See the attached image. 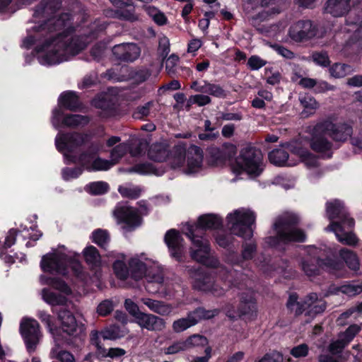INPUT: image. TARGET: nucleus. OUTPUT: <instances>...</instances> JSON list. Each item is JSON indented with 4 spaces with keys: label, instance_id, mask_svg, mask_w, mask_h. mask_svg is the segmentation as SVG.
<instances>
[{
    "label": "nucleus",
    "instance_id": "c756f323",
    "mask_svg": "<svg viewBox=\"0 0 362 362\" xmlns=\"http://www.w3.org/2000/svg\"><path fill=\"white\" fill-rule=\"evenodd\" d=\"M84 260L91 270L100 269L101 267V256L98 250L93 246L86 247L83 250Z\"/></svg>",
    "mask_w": 362,
    "mask_h": 362
},
{
    "label": "nucleus",
    "instance_id": "5fc2aeb1",
    "mask_svg": "<svg viewBox=\"0 0 362 362\" xmlns=\"http://www.w3.org/2000/svg\"><path fill=\"white\" fill-rule=\"evenodd\" d=\"M50 354L52 358L60 362H75V358L72 354L67 351L61 350L59 347L53 348Z\"/></svg>",
    "mask_w": 362,
    "mask_h": 362
},
{
    "label": "nucleus",
    "instance_id": "f03ea898",
    "mask_svg": "<svg viewBox=\"0 0 362 362\" xmlns=\"http://www.w3.org/2000/svg\"><path fill=\"white\" fill-rule=\"evenodd\" d=\"M222 227V218L214 214L201 215L195 225L187 226L185 235L192 242L190 256L193 260L207 267H216V260L210 257L209 241L203 233L207 230H216Z\"/></svg>",
    "mask_w": 362,
    "mask_h": 362
},
{
    "label": "nucleus",
    "instance_id": "6e6d98bb",
    "mask_svg": "<svg viewBox=\"0 0 362 362\" xmlns=\"http://www.w3.org/2000/svg\"><path fill=\"white\" fill-rule=\"evenodd\" d=\"M118 192L122 197L129 199H136L141 196V190L139 187H128L119 186Z\"/></svg>",
    "mask_w": 362,
    "mask_h": 362
},
{
    "label": "nucleus",
    "instance_id": "13d9d810",
    "mask_svg": "<svg viewBox=\"0 0 362 362\" xmlns=\"http://www.w3.org/2000/svg\"><path fill=\"white\" fill-rule=\"evenodd\" d=\"M339 232L341 234H337V235L339 241L342 244L349 246H355L358 243V238H357L354 233L351 231L346 232L344 229L343 231Z\"/></svg>",
    "mask_w": 362,
    "mask_h": 362
},
{
    "label": "nucleus",
    "instance_id": "412c9836",
    "mask_svg": "<svg viewBox=\"0 0 362 362\" xmlns=\"http://www.w3.org/2000/svg\"><path fill=\"white\" fill-rule=\"evenodd\" d=\"M90 344L95 346V355L98 359L105 358H117L126 354V351L122 348H110L108 350L105 349L101 341L98 338L97 330H93L90 334Z\"/></svg>",
    "mask_w": 362,
    "mask_h": 362
},
{
    "label": "nucleus",
    "instance_id": "1a4fd4ad",
    "mask_svg": "<svg viewBox=\"0 0 362 362\" xmlns=\"http://www.w3.org/2000/svg\"><path fill=\"white\" fill-rule=\"evenodd\" d=\"M326 212L331 221L329 227L334 232L343 231L344 226L348 228H354L355 221L349 214L342 202L335 199L326 203Z\"/></svg>",
    "mask_w": 362,
    "mask_h": 362
},
{
    "label": "nucleus",
    "instance_id": "9b49d317",
    "mask_svg": "<svg viewBox=\"0 0 362 362\" xmlns=\"http://www.w3.org/2000/svg\"><path fill=\"white\" fill-rule=\"evenodd\" d=\"M316 130L326 132L327 136L336 142H346L351 137L353 127L347 122H333L329 119H324L316 124Z\"/></svg>",
    "mask_w": 362,
    "mask_h": 362
},
{
    "label": "nucleus",
    "instance_id": "a18cd8bd",
    "mask_svg": "<svg viewBox=\"0 0 362 362\" xmlns=\"http://www.w3.org/2000/svg\"><path fill=\"white\" fill-rule=\"evenodd\" d=\"M361 328L356 324L349 325L344 332L339 334V337L348 346L360 332Z\"/></svg>",
    "mask_w": 362,
    "mask_h": 362
},
{
    "label": "nucleus",
    "instance_id": "3c124183",
    "mask_svg": "<svg viewBox=\"0 0 362 362\" xmlns=\"http://www.w3.org/2000/svg\"><path fill=\"white\" fill-rule=\"evenodd\" d=\"M188 349L197 346H208V339L199 334H194L185 339Z\"/></svg>",
    "mask_w": 362,
    "mask_h": 362
},
{
    "label": "nucleus",
    "instance_id": "aec40b11",
    "mask_svg": "<svg viewBox=\"0 0 362 362\" xmlns=\"http://www.w3.org/2000/svg\"><path fill=\"white\" fill-rule=\"evenodd\" d=\"M112 52L115 57L120 62H132L137 59L141 49L136 43H122L115 45Z\"/></svg>",
    "mask_w": 362,
    "mask_h": 362
},
{
    "label": "nucleus",
    "instance_id": "20e7f679",
    "mask_svg": "<svg viewBox=\"0 0 362 362\" xmlns=\"http://www.w3.org/2000/svg\"><path fill=\"white\" fill-rule=\"evenodd\" d=\"M37 317L47 327L49 331L54 333L58 328L53 322V317L47 311L39 310ZM57 319L60 322L59 329L66 334L64 341L71 348H81L86 337V328L83 324L78 322L74 313L64 308L57 312Z\"/></svg>",
    "mask_w": 362,
    "mask_h": 362
},
{
    "label": "nucleus",
    "instance_id": "774afa93",
    "mask_svg": "<svg viewBox=\"0 0 362 362\" xmlns=\"http://www.w3.org/2000/svg\"><path fill=\"white\" fill-rule=\"evenodd\" d=\"M156 170L155 165L148 162L137 164L132 168V171L141 175L154 173Z\"/></svg>",
    "mask_w": 362,
    "mask_h": 362
},
{
    "label": "nucleus",
    "instance_id": "79ce46f5",
    "mask_svg": "<svg viewBox=\"0 0 362 362\" xmlns=\"http://www.w3.org/2000/svg\"><path fill=\"white\" fill-rule=\"evenodd\" d=\"M45 284L65 294H70L71 289L69 285L59 277H45Z\"/></svg>",
    "mask_w": 362,
    "mask_h": 362
},
{
    "label": "nucleus",
    "instance_id": "de8ad7c7",
    "mask_svg": "<svg viewBox=\"0 0 362 362\" xmlns=\"http://www.w3.org/2000/svg\"><path fill=\"white\" fill-rule=\"evenodd\" d=\"M129 275L135 280L143 277L145 264L139 260L132 259L129 263Z\"/></svg>",
    "mask_w": 362,
    "mask_h": 362
},
{
    "label": "nucleus",
    "instance_id": "680f3d73",
    "mask_svg": "<svg viewBox=\"0 0 362 362\" xmlns=\"http://www.w3.org/2000/svg\"><path fill=\"white\" fill-rule=\"evenodd\" d=\"M327 308L325 302H320L317 304L308 303V309L305 312V315L311 317H315L318 314L322 313Z\"/></svg>",
    "mask_w": 362,
    "mask_h": 362
},
{
    "label": "nucleus",
    "instance_id": "338daca9",
    "mask_svg": "<svg viewBox=\"0 0 362 362\" xmlns=\"http://www.w3.org/2000/svg\"><path fill=\"white\" fill-rule=\"evenodd\" d=\"M272 67H266L264 74L267 76V83L274 86L280 83L281 75L279 71L272 72Z\"/></svg>",
    "mask_w": 362,
    "mask_h": 362
},
{
    "label": "nucleus",
    "instance_id": "e2e57ef3",
    "mask_svg": "<svg viewBox=\"0 0 362 362\" xmlns=\"http://www.w3.org/2000/svg\"><path fill=\"white\" fill-rule=\"evenodd\" d=\"M114 309L112 300L106 299L103 300L97 307V313L102 317H106L110 315Z\"/></svg>",
    "mask_w": 362,
    "mask_h": 362
},
{
    "label": "nucleus",
    "instance_id": "423d86ee",
    "mask_svg": "<svg viewBox=\"0 0 362 362\" xmlns=\"http://www.w3.org/2000/svg\"><path fill=\"white\" fill-rule=\"evenodd\" d=\"M170 163L171 168L177 169L182 167L187 158V173H194L202 167L204 153L202 149L196 145L191 144L187 149L185 145H175L172 151Z\"/></svg>",
    "mask_w": 362,
    "mask_h": 362
},
{
    "label": "nucleus",
    "instance_id": "a878e982",
    "mask_svg": "<svg viewBox=\"0 0 362 362\" xmlns=\"http://www.w3.org/2000/svg\"><path fill=\"white\" fill-rule=\"evenodd\" d=\"M100 148L96 143L92 142L88 146L79 153V165L83 170H90V166L93 164V160L99 154Z\"/></svg>",
    "mask_w": 362,
    "mask_h": 362
},
{
    "label": "nucleus",
    "instance_id": "49530a36",
    "mask_svg": "<svg viewBox=\"0 0 362 362\" xmlns=\"http://www.w3.org/2000/svg\"><path fill=\"white\" fill-rule=\"evenodd\" d=\"M220 313V310L215 308L213 310H206L204 307H198L195 308L191 314L197 320H210L217 316Z\"/></svg>",
    "mask_w": 362,
    "mask_h": 362
},
{
    "label": "nucleus",
    "instance_id": "052dcab7",
    "mask_svg": "<svg viewBox=\"0 0 362 362\" xmlns=\"http://www.w3.org/2000/svg\"><path fill=\"white\" fill-rule=\"evenodd\" d=\"M83 172L80 165L72 168L66 167L62 169V177L65 180L78 178Z\"/></svg>",
    "mask_w": 362,
    "mask_h": 362
},
{
    "label": "nucleus",
    "instance_id": "72a5a7b5",
    "mask_svg": "<svg viewBox=\"0 0 362 362\" xmlns=\"http://www.w3.org/2000/svg\"><path fill=\"white\" fill-rule=\"evenodd\" d=\"M299 101L303 107V117H308L313 115L319 107V104L314 97L309 94L299 96Z\"/></svg>",
    "mask_w": 362,
    "mask_h": 362
},
{
    "label": "nucleus",
    "instance_id": "4c0bfd02",
    "mask_svg": "<svg viewBox=\"0 0 362 362\" xmlns=\"http://www.w3.org/2000/svg\"><path fill=\"white\" fill-rule=\"evenodd\" d=\"M42 299L49 305H64L66 303V298L60 294L51 291L49 288H45L42 290Z\"/></svg>",
    "mask_w": 362,
    "mask_h": 362
},
{
    "label": "nucleus",
    "instance_id": "864d4df0",
    "mask_svg": "<svg viewBox=\"0 0 362 362\" xmlns=\"http://www.w3.org/2000/svg\"><path fill=\"white\" fill-rule=\"evenodd\" d=\"M318 262H320V269L324 270H339L341 267V263L331 257H318Z\"/></svg>",
    "mask_w": 362,
    "mask_h": 362
},
{
    "label": "nucleus",
    "instance_id": "a19ab883",
    "mask_svg": "<svg viewBox=\"0 0 362 362\" xmlns=\"http://www.w3.org/2000/svg\"><path fill=\"white\" fill-rule=\"evenodd\" d=\"M302 269L307 276H315L320 274V265L317 258H310L302 262Z\"/></svg>",
    "mask_w": 362,
    "mask_h": 362
},
{
    "label": "nucleus",
    "instance_id": "f257e3e1",
    "mask_svg": "<svg viewBox=\"0 0 362 362\" xmlns=\"http://www.w3.org/2000/svg\"><path fill=\"white\" fill-rule=\"evenodd\" d=\"M227 224L232 234L244 240L241 254L231 251L228 260L233 265H241L245 261L252 260L257 254V244L252 240L254 235L252 225L256 221V214L250 209H238L228 214Z\"/></svg>",
    "mask_w": 362,
    "mask_h": 362
},
{
    "label": "nucleus",
    "instance_id": "bf43d9fd",
    "mask_svg": "<svg viewBox=\"0 0 362 362\" xmlns=\"http://www.w3.org/2000/svg\"><path fill=\"white\" fill-rule=\"evenodd\" d=\"M153 105V101H148L144 105L138 106L134 111L132 116L136 119H144L150 114V110Z\"/></svg>",
    "mask_w": 362,
    "mask_h": 362
},
{
    "label": "nucleus",
    "instance_id": "39448f33",
    "mask_svg": "<svg viewBox=\"0 0 362 362\" xmlns=\"http://www.w3.org/2000/svg\"><path fill=\"white\" fill-rule=\"evenodd\" d=\"M75 32L73 26H69L64 28L62 32L58 33L54 36H49V38L40 45L35 47L37 53L45 52L42 60L48 65L58 64L66 60L65 50L70 46L74 47L76 52L81 51L83 47L76 43V39L71 37L69 43L65 40L71 36Z\"/></svg>",
    "mask_w": 362,
    "mask_h": 362
},
{
    "label": "nucleus",
    "instance_id": "473e14b6",
    "mask_svg": "<svg viewBox=\"0 0 362 362\" xmlns=\"http://www.w3.org/2000/svg\"><path fill=\"white\" fill-rule=\"evenodd\" d=\"M298 295L296 293H291L286 302V308L291 313H294L296 317L302 315L308 309L307 300L298 301Z\"/></svg>",
    "mask_w": 362,
    "mask_h": 362
},
{
    "label": "nucleus",
    "instance_id": "c85d7f7f",
    "mask_svg": "<svg viewBox=\"0 0 362 362\" xmlns=\"http://www.w3.org/2000/svg\"><path fill=\"white\" fill-rule=\"evenodd\" d=\"M214 281L211 274L206 272H197L192 282V288L199 291H211Z\"/></svg>",
    "mask_w": 362,
    "mask_h": 362
},
{
    "label": "nucleus",
    "instance_id": "69168bd1",
    "mask_svg": "<svg viewBox=\"0 0 362 362\" xmlns=\"http://www.w3.org/2000/svg\"><path fill=\"white\" fill-rule=\"evenodd\" d=\"M124 308L126 310L135 318L136 321L141 316V314L144 313L140 311L137 304L129 298L125 300Z\"/></svg>",
    "mask_w": 362,
    "mask_h": 362
},
{
    "label": "nucleus",
    "instance_id": "ddd939ff",
    "mask_svg": "<svg viewBox=\"0 0 362 362\" xmlns=\"http://www.w3.org/2000/svg\"><path fill=\"white\" fill-rule=\"evenodd\" d=\"M67 255L64 253L49 252L43 255L40 261V268L45 273H57L65 277L68 276L66 266Z\"/></svg>",
    "mask_w": 362,
    "mask_h": 362
},
{
    "label": "nucleus",
    "instance_id": "ea45409f",
    "mask_svg": "<svg viewBox=\"0 0 362 362\" xmlns=\"http://www.w3.org/2000/svg\"><path fill=\"white\" fill-rule=\"evenodd\" d=\"M91 240L100 248L105 249L110 240L109 233L101 228L95 229L91 234Z\"/></svg>",
    "mask_w": 362,
    "mask_h": 362
},
{
    "label": "nucleus",
    "instance_id": "cd10ccee",
    "mask_svg": "<svg viewBox=\"0 0 362 362\" xmlns=\"http://www.w3.org/2000/svg\"><path fill=\"white\" fill-rule=\"evenodd\" d=\"M127 330L122 328L120 325L112 324L98 331V338L100 340L102 337L104 340L116 341L126 336Z\"/></svg>",
    "mask_w": 362,
    "mask_h": 362
},
{
    "label": "nucleus",
    "instance_id": "f8f14e48",
    "mask_svg": "<svg viewBox=\"0 0 362 362\" xmlns=\"http://www.w3.org/2000/svg\"><path fill=\"white\" fill-rule=\"evenodd\" d=\"M19 332L27 351L32 354L35 351L42 337L40 324L35 319L24 317L21 321Z\"/></svg>",
    "mask_w": 362,
    "mask_h": 362
},
{
    "label": "nucleus",
    "instance_id": "bb28decb",
    "mask_svg": "<svg viewBox=\"0 0 362 362\" xmlns=\"http://www.w3.org/2000/svg\"><path fill=\"white\" fill-rule=\"evenodd\" d=\"M66 266L68 273L70 269L75 279L82 284H86L88 280V273L84 270L81 262L76 258L67 255Z\"/></svg>",
    "mask_w": 362,
    "mask_h": 362
},
{
    "label": "nucleus",
    "instance_id": "7ed1b4c3",
    "mask_svg": "<svg viewBox=\"0 0 362 362\" xmlns=\"http://www.w3.org/2000/svg\"><path fill=\"white\" fill-rule=\"evenodd\" d=\"M300 219L293 213H285L277 216L273 223L274 235L267 236L264 243L278 251H285L291 243H303L307 240L305 231L299 228Z\"/></svg>",
    "mask_w": 362,
    "mask_h": 362
},
{
    "label": "nucleus",
    "instance_id": "c03bdc74",
    "mask_svg": "<svg viewBox=\"0 0 362 362\" xmlns=\"http://www.w3.org/2000/svg\"><path fill=\"white\" fill-rule=\"evenodd\" d=\"M144 303L153 312L159 315H164L169 313V307L163 302L146 298L144 300Z\"/></svg>",
    "mask_w": 362,
    "mask_h": 362
},
{
    "label": "nucleus",
    "instance_id": "4468645a",
    "mask_svg": "<svg viewBox=\"0 0 362 362\" xmlns=\"http://www.w3.org/2000/svg\"><path fill=\"white\" fill-rule=\"evenodd\" d=\"M170 257L177 262H184L185 259V240L179 230L172 228L164 236Z\"/></svg>",
    "mask_w": 362,
    "mask_h": 362
},
{
    "label": "nucleus",
    "instance_id": "6e6552de",
    "mask_svg": "<svg viewBox=\"0 0 362 362\" xmlns=\"http://www.w3.org/2000/svg\"><path fill=\"white\" fill-rule=\"evenodd\" d=\"M262 153L260 149L251 144L243 146L235 158V164L238 173L245 172L250 177L255 178L263 172Z\"/></svg>",
    "mask_w": 362,
    "mask_h": 362
},
{
    "label": "nucleus",
    "instance_id": "0e129e2a",
    "mask_svg": "<svg viewBox=\"0 0 362 362\" xmlns=\"http://www.w3.org/2000/svg\"><path fill=\"white\" fill-rule=\"evenodd\" d=\"M267 62L258 55H252L249 57L247 63V67L251 71H257L264 66Z\"/></svg>",
    "mask_w": 362,
    "mask_h": 362
},
{
    "label": "nucleus",
    "instance_id": "2eb2a0df",
    "mask_svg": "<svg viewBox=\"0 0 362 362\" xmlns=\"http://www.w3.org/2000/svg\"><path fill=\"white\" fill-rule=\"evenodd\" d=\"M326 132H320L316 130V124L313 127L310 141V148L320 154L322 159H330L332 158L333 143L325 136Z\"/></svg>",
    "mask_w": 362,
    "mask_h": 362
},
{
    "label": "nucleus",
    "instance_id": "f3484780",
    "mask_svg": "<svg viewBox=\"0 0 362 362\" xmlns=\"http://www.w3.org/2000/svg\"><path fill=\"white\" fill-rule=\"evenodd\" d=\"M317 31L312 21L300 20L290 27L288 35L294 41L300 42L315 37Z\"/></svg>",
    "mask_w": 362,
    "mask_h": 362
},
{
    "label": "nucleus",
    "instance_id": "9d476101",
    "mask_svg": "<svg viewBox=\"0 0 362 362\" xmlns=\"http://www.w3.org/2000/svg\"><path fill=\"white\" fill-rule=\"evenodd\" d=\"M114 217L118 224H122V228L127 231H133L141 226L143 218L137 208L117 204L113 211Z\"/></svg>",
    "mask_w": 362,
    "mask_h": 362
},
{
    "label": "nucleus",
    "instance_id": "b1692460",
    "mask_svg": "<svg viewBox=\"0 0 362 362\" xmlns=\"http://www.w3.org/2000/svg\"><path fill=\"white\" fill-rule=\"evenodd\" d=\"M62 0H42L35 6L33 17H45L55 14L62 7Z\"/></svg>",
    "mask_w": 362,
    "mask_h": 362
},
{
    "label": "nucleus",
    "instance_id": "6ab92c4d",
    "mask_svg": "<svg viewBox=\"0 0 362 362\" xmlns=\"http://www.w3.org/2000/svg\"><path fill=\"white\" fill-rule=\"evenodd\" d=\"M54 124L61 123L62 126L69 128H78L85 127L90 122V117L81 115H64L61 109L55 108L52 112Z\"/></svg>",
    "mask_w": 362,
    "mask_h": 362
},
{
    "label": "nucleus",
    "instance_id": "4be33fe9",
    "mask_svg": "<svg viewBox=\"0 0 362 362\" xmlns=\"http://www.w3.org/2000/svg\"><path fill=\"white\" fill-rule=\"evenodd\" d=\"M136 322L141 329H146L152 332H160L165 329V321L164 319L154 315L143 313Z\"/></svg>",
    "mask_w": 362,
    "mask_h": 362
},
{
    "label": "nucleus",
    "instance_id": "393cba45",
    "mask_svg": "<svg viewBox=\"0 0 362 362\" xmlns=\"http://www.w3.org/2000/svg\"><path fill=\"white\" fill-rule=\"evenodd\" d=\"M257 301L251 293L243 292L240 295L238 310L240 316L252 315L257 312Z\"/></svg>",
    "mask_w": 362,
    "mask_h": 362
},
{
    "label": "nucleus",
    "instance_id": "e433bc0d",
    "mask_svg": "<svg viewBox=\"0 0 362 362\" xmlns=\"http://www.w3.org/2000/svg\"><path fill=\"white\" fill-rule=\"evenodd\" d=\"M288 157V153L282 148H274L268 154L270 163L279 167L287 164Z\"/></svg>",
    "mask_w": 362,
    "mask_h": 362
},
{
    "label": "nucleus",
    "instance_id": "37998d69",
    "mask_svg": "<svg viewBox=\"0 0 362 362\" xmlns=\"http://www.w3.org/2000/svg\"><path fill=\"white\" fill-rule=\"evenodd\" d=\"M112 269L116 277L126 280L129 276V268L124 259H116L112 264Z\"/></svg>",
    "mask_w": 362,
    "mask_h": 362
},
{
    "label": "nucleus",
    "instance_id": "2f4dec72",
    "mask_svg": "<svg viewBox=\"0 0 362 362\" xmlns=\"http://www.w3.org/2000/svg\"><path fill=\"white\" fill-rule=\"evenodd\" d=\"M114 6L117 8L115 11V16L120 20L133 21H134V15L129 10H122L123 8L132 6V0H110Z\"/></svg>",
    "mask_w": 362,
    "mask_h": 362
},
{
    "label": "nucleus",
    "instance_id": "603ef678",
    "mask_svg": "<svg viewBox=\"0 0 362 362\" xmlns=\"http://www.w3.org/2000/svg\"><path fill=\"white\" fill-rule=\"evenodd\" d=\"M330 75L336 78H343L350 71V66L342 63H334L329 67Z\"/></svg>",
    "mask_w": 362,
    "mask_h": 362
},
{
    "label": "nucleus",
    "instance_id": "0eeeda50",
    "mask_svg": "<svg viewBox=\"0 0 362 362\" xmlns=\"http://www.w3.org/2000/svg\"><path fill=\"white\" fill-rule=\"evenodd\" d=\"M67 20L68 14L62 13L58 18H48L34 25L27 30L28 35L23 38L21 47L30 49L37 42L45 41L52 33L64 28Z\"/></svg>",
    "mask_w": 362,
    "mask_h": 362
},
{
    "label": "nucleus",
    "instance_id": "58836bf2",
    "mask_svg": "<svg viewBox=\"0 0 362 362\" xmlns=\"http://www.w3.org/2000/svg\"><path fill=\"white\" fill-rule=\"evenodd\" d=\"M200 93L211 95L218 98H225L227 92L218 84L211 83L204 81V88L199 89Z\"/></svg>",
    "mask_w": 362,
    "mask_h": 362
},
{
    "label": "nucleus",
    "instance_id": "5701e85b",
    "mask_svg": "<svg viewBox=\"0 0 362 362\" xmlns=\"http://www.w3.org/2000/svg\"><path fill=\"white\" fill-rule=\"evenodd\" d=\"M58 104L60 108L71 112H77L82 107L78 93L74 90L62 92L58 98Z\"/></svg>",
    "mask_w": 362,
    "mask_h": 362
},
{
    "label": "nucleus",
    "instance_id": "a211bd4d",
    "mask_svg": "<svg viewBox=\"0 0 362 362\" xmlns=\"http://www.w3.org/2000/svg\"><path fill=\"white\" fill-rule=\"evenodd\" d=\"M86 143V136L78 132L64 133L55 139V146L60 153H73L76 148Z\"/></svg>",
    "mask_w": 362,
    "mask_h": 362
},
{
    "label": "nucleus",
    "instance_id": "dca6fc26",
    "mask_svg": "<svg viewBox=\"0 0 362 362\" xmlns=\"http://www.w3.org/2000/svg\"><path fill=\"white\" fill-rule=\"evenodd\" d=\"M350 1L351 0H327L325 4V11L334 17H341L349 13V16L346 19V24L349 25L357 24L361 21V18L359 16H356L354 19H350L354 12L353 10H351Z\"/></svg>",
    "mask_w": 362,
    "mask_h": 362
},
{
    "label": "nucleus",
    "instance_id": "7c9ffc66",
    "mask_svg": "<svg viewBox=\"0 0 362 362\" xmlns=\"http://www.w3.org/2000/svg\"><path fill=\"white\" fill-rule=\"evenodd\" d=\"M170 156L168 146L163 143H156L151 146L148 156L150 160L158 163H163Z\"/></svg>",
    "mask_w": 362,
    "mask_h": 362
},
{
    "label": "nucleus",
    "instance_id": "f704fd0d",
    "mask_svg": "<svg viewBox=\"0 0 362 362\" xmlns=\"http://www.w3.org/2000/svg\"><path fill=\"white\" fill-rule=\"evenodd\" d=\"M199 322L194 316L189 313L186 317H182L175 320L173 323V329L176 333L185 331L188 328L194 326Z\"/></svg>",
    "mask_w": 362,
    "mask_h": 362
},
{
    "label": "nucleus",
    "instance_id": "09e8293b",
    "mask_svg": "<svg viewBox=\"0 0 362 362\" xmlns=\"http://www.w3.org/2000/svg\"><path fill=\"white\" fill-rule=\"evenodd\" d=\"M87 192L92 195H102L106 194L110 187L108 183L104 181H96L89 183Z\"/></svg>",
    "mask_w": 362,
    "mask_h": 362
},
{
    "label": "nucleus",
    "instance_id": "c9c22d12",
    "mask_svg": "<svg viewBox=\"0 0 362 362\" xmlns=\"http://www.w3.org/2000/svg\"><path fill=\"white\" fill-rule=\"evenodd\" d=\"M339 256L350 269L357 271L359 269L360 264L358 256L352 250L342 248L339 250Z\"/></svg>",
    "mask_w": 362,
    "mask_h": 362
},
{
    "label": "nucleus",
    "instance_id": "8fccbe9b",
    "mask_svg": "<svg viewBox=\"0 0 362 362\" xmlns=\"http://www.w3.org/2000/svg\"><path fill=\"white\" fill-rule=\"evenodd\" d=\"M113 165L111 160L102 158L99 154L95 156L93 164L90 166L88 172L105 171L108 170Z\"/></svg>",
    "mask_w": 362,
    "mask_h": 362
},
{
    "label": "nucleus",
    "instance_id": "4d7b16f0",
    "mask_svg": "<svg viewBox=\"0 0 362 362\" xmlns=\"http://www.w3.org/2000/svg\"><path fill=\"white\" fill-rule=\"evenodd\" d=\"M290 151L298 156L303 161L311 163L316 160V156L313 153L301 146H293L290 148Z\"/></svg>",
    "mask_w": 362,
    "mask_h": 362
}]
</instances>
